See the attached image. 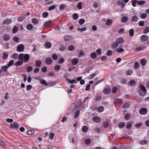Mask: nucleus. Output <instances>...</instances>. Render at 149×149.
Wrapping results in <instances>:
<instances>
[{
	"instance_id": "16",
	"label": "nucleus",
	"mask_w": 149,
	"mask_h": 149,
	"mask_svg": "<svg viewBox=\"0 0 149 149\" xmlns=\"http://www.w3.org/2000/svg\"><path fill=\"white\" fill-rule=\"evenodd\" d=\"M26 28L28 30L31 31L33 29V26L31 24H29L26 26Z\"/></svg>"
},
{
	"instance_id": "56",
	"label": "nucleus",
	"mask_w": 149,
	"mask_h": 149,
	"mask_svg": "<svg viewBox=\"0 0 149 149\" xmlns=\"http://www.w3.org/2000/svg\"><path fill=\"white\" fill-rule=\"evenodd\" d=\"M14 63V61L11 60L10 61L9 63L8 64V66L10 67Z\"/></svg>"
},
{
	"instance_id": "58",
	"label": "nucleus",
	"mask_w": 149,
	"mask_h": 149,
	"mask_svg": "<svg viewBox=\"0 0 149 149\" xmlns=\"http://www.w3.org/2000/svg\"><path fill=\"white\" fill-rule=\"evenodd\" d=\"M54 136V134L53 133H51L49 134V138L51 139H53Z\"/></svg>"
},
{
	"instance_id": "59",
	"label": "nucleus",
	"mask_w": 149,
	"mask_h": 149,
	"mask_svg": "<svg viewBox=\"0 0 149 149\" xmlns=\"http://www.w3.org/2000/svg\"><path fill=\"white\" fill-rule=\"evenodd\" d=\"M47 68L45 66H44L41 69V71L42 72H45L47 71Z\"/></svg>"
},
{
	"instance_id": "4",
	"label": "nucleus",
	"mask_w": 149,
	"mask_h": 149,
	"mask_svg": "<svg viewBox=\"0 0 149 149\" xmlns=\"http://www.w3.org/2000/svg\"><path fill=\"white\" fill-rule=\"evenodd\" d=\"M19 124L16 122H14L13 123H11L10 125V127L13 129H18L19 128Z\"/></svg>"
},
{
	"instance_id": "24",
	"label": "nucleus",
	"mask_w": 149,
	"mask_h": 149,
	"mask_svg": "<svg viewBox=\"0 0 149 149\" xmlns=\"http://www.w3.org/2000/svg\"><path fill=\"white\" fill-rule=\"evenodd\" d=\"M52 22V20H49V21L45 22V24L44 25V26L45 27H48L50 24Z\"/></svg>"
},
{
	"instance_id": "25",
	"label": "nucleus",
	"mask_w": 149,
	"mask_h": 149,
	"mask_svg": "<svg viewBox=\"0 0 149 149\" xmlns=\"http://www.w3.org/2000/svg\"><path fill=\"white\" fill-rule=\"evenodd\" d=\"M97 56V54L95 52H93L90 55L91 58L93 59L95 58Z\"/></svg>"
},
{
	"instance_id": "7",
	"label": "nucleus",
	"mask_w": 149,
	"mask_h": 149,
	"mask_svg": "<svg viewBox=\"0 0 149 149\" xmlns=\"http://www.w3.org/2000/svg\"><path fill=\"white\" fill-rule=\"evenodd\" d=\"M29 56L28 54H25L24 55L23 61L24 63H27L29 61Z\"/></svg>"
},
{
	"instance_id": "40",
	"label": "nucleus",
	"mask_w": 149,
	"mask_h": 149,
	"mask_svg": "<svg viewBox=\"0 0 149 149\" xmlns=\"http://www.w3.org/2000/svg\"><path fill=\"white\" fill-rule=\"evenodd\" d=\"M116 51L118 53H120L124 51L123 49L122 48L118 47L116 49Z\"/></svg>"
},
{
	"instance_id": "55",
	"label": "nucleus",
	"mask_w": 149,
	"mask_h": 149,
	"mask_svg": "<svg viewBox=\"0 0 149 149\" xmlns=\"http://www.w3.org/2000/svg\"><path fill=\"white\" fill-rule=\"evenodd\" d=\"M13 39L14 40V41H15L16 42H19V38L18 37H16V36H14L13 37Z\"/></svg>"
},
{
	"instance_id": "31",
	"label": "nucleus",
	"mask_w": 149,
	"mask_h": 149,
	"mask_svg": "<svg viewBox=\"0 0 149 149\" xmlns=\"http://www.w3.org/2000/svg\"><path fill=\"white\" fill-rule=\"evenodd\" d=\"M73 19L74 20H77L79 17V15L77 13H74L72 15Z\"/></svg>"
},
{
	"instance_id": "64",
	"label": "nucleus",
	"mask_w": 149,
	"mask_h": 149,
	"mask_svg": "<svg viewBox=\"0 0 149 149\" xmlns=\"http://www.w3.org/2000/svg\"><path fill=\"white\" fill-rule=\"evenodd\" d=\"M139 26H142L144 25L145 23L143 21H140L139 22Z\"/></svg>"
},
{
	"instance_id": "34",
	"label": "nucleus",
	"mask_w": 149,
	"mask_h": 149,
	"mask_svg": "<svg viewBox=\"0 0 149 149\" xmlns=\"http://www.w3.org/2000/svg\"><path fill=\"white\" fill-rule=\"evenodd\" d=\"M114 102L116 103H120L121 104L122 103V100L119 99H116L114 100Z\"/></svg>"
},
{
	"instance_id": "32",
	"label": "nucleus",
	"mask_w": 149,
	"mask_h": 149,
	"mask_svg": "<svg viewBox=\"0 0 149 149\" xmlns=\"http://www.w3.org/2000/svg\"><path fill=\"white\" fill-rule=\"evenodd\" d=\"M112 23V21L110 19H107L106 22V23L107 25L108 26H110Z\"/></svg>"
},
{
	"instance_id": "42",
	"label": "nucleus",
	"mask_w": 149,
	"mask_h": 149,
	"mask_svg": "<svg viewBox=\"0 0 149 149\" xmlns=\"http://www.w3.org/2000/svg\"><path fill=\"white\" fill-rule=\"evenodd\" d=\"M138 1L136 0H133L132 1V5L134 7H135L136 4H137Z\"/></svg>"
},
{
	"instance_id": "35",
	"label": "nucleus",
	"mask_w": 149,
	"mask_h": 149,
	"mask_svg": "<svg viewBox=\"0 0 149 149\" xmlns=\"http://www.w3.org/2000/svg\"><path fill=\"white\" fill-rule=\"evenodd\" d=\"M118 127L120 128H123L125 126V124L124 122L120 123L118 125Z\"/></svg>"
},
{
	"instance_id": "6",
	"label": "nucleus",
	"mask_w": 149,
	"mask_h": 149,
	"mask_svg": "<svg viewBox=\"0 0 149 149\" xmlns=\"http://www.w3.org/2000/svg\"><path fill=\"white\" fill-rule=\"evenodd\" d=\"M52 61H53L52 58L50 57H49L46 58L45 63L46 64L50 65L52 63Z\"/></svg>"
},
{
	"instance_id": "15",
	"label": "nucleus",
	"mask_w": 149,
	"mask_h": 149,
	"mask_svg": "<svg viewBox=\"0 0 149 149\" xmlns=\"http://www.w3.org/2000/svg\"><path fill=\"white\" fill-rule=\"evenodd\" d=\"M38 79L42 84L46 86H47V84L45 80L41 78L39 79Z\"/></svg>"
},
{
	"instance_id": "51",
	"label": "nucleus",
	"mask_w": 149,
	"mask_h": 149,
	"mask_svg": "<svg viewBox=\"0 0 149 149\" xmlns=\"http://www.w3.org/2000/svg\"><path fill=\"white\" fill-rule=\"evenodd\" d=\"M80 111L79 110H77L76 111L75 114L74 116V117L75 118H77L78 117V116L79 114Z\"/></svg>"
},
{
	"instance_id": "44",
	"label": "nucleus",
	"mask_w": 149,
	"mask_h": 149,
	"mask_svg": "<svg viewBox=\"0 0 149 149\" xmlns=\"http://www.w3.org/2000/svg\"><path fill=\"white\" fill-rule=\"evenodd\" d=\"M85 20L83 19H80L79 20V23L80 25H82L84 23Z\"/></svg>"
},
{
	"instance_id": "2",
	"label": "nucleus",
	"mask_w": 149,
	"mask_h": 149,
	"mask_svg": "<svg viewBox=\"0 0 149 149\" xmlns=\"http://www.w3.org/2000/svg\"><path fill=\"white\" fill-rule=\"evenodd\" d=\"M24 45L22 44H20L17 47V50L19 52H21L24 51Z\"/></svg>"
},
{
	"instance_id": "57",
	"label": "nucleus",
	"mask_w": 149,
	"mask_h": 149,
	"mask_svg": "<svg viewBox=\"0 0 149 149\" xmlns=\"http://www.w3.org/2000/svg\"><path fill=\"white\" fill-rule=\"evenodd\" d=\"M18 56V54H17L15 53L13 54L12 56V57L13 58L15 59H16Z\"/></svg>"
},
{
	"instance_id": "60",
	"label": "nucleus",
	"mask_w": 149,
	"mask_h": 149,
	"mask_svg": "<svg viewBox=\"0 0 149 149\" xmlns=\"http://www.w3.org/2000/svg\"><path fill=\"white\" fill-rule=\"evenodd\" d=\"M91 141L89 139H87L85 140V143L86 145H89L91 143Z\"/></svg>"
},
{
	"instance_id": "41",
	"label": "nucleus",
	"mask_w": 149,
	"mask_h": 149,
	"mask_svg": "<svg viewBox=\"0 0 149 149\" xmlns=\"http://www.w3.org/2000/svg\"><path fill=\"white\" fill-rule=\"evenodd\" d=\"M129 83L131 86H134L136 82L135 81L132 80L129 81Z\"/></svg>"
},
{
	"instance_id": "39",
	"label": "nucleus",
	"mask_w": 149,
	"mask_h": 149,
	"mask_svg": "<svg viewBox=\"0 0 149 149\" xmlns=\"http://www.w3.org/2000/svg\"><path fill=\"white\" fill-rule=\"evenodd\" d=\"M32 22L34 24H38V21L37 19L35 18H33L32 20Z\"/></svg>"
},
{
	"instance_id": "29",
	"label": "nucleus",
	"mask_w": 149,
	"mask_h": 149,
	"mask_svg": "<svg viewBox=\"0 0 149 149\" xmlns=\"http://www.w3.org/2000/svg\"><path fill=\"white\" fill-rule=\"evenodd\" d=\"M128 19V17L127 16L123 17L122 19V22L123 23L126 22Z\"/></svg>"
},
{
	"instance_id": "5",
	"label": "nucleus",
	"mask_w": 149,
	"mask_h": 149,
	"mask_svg": "<svg viewBox=\"0 0 149 149\" xmlns=\"http://www.w3.org/2000/svg\"><path fill=\"white\" fill-rule=\"evenodd\" d=\"M111 89L109 88H104L103 91V93L106 94H109L111 92Z\"/></svg>"
},
{
	"instance_id": "26",
	"label": "nucleus",
	"mask_w": 149,
	"mask_h": 149,
	"mask_svg": "<svg viewBox=\"0 0 149 149\" xmlns=\"http://www.w3.org/2000/svg\"><path fill=\"white\" fill-rule=\"evenodd\" d=\"M97 109L99 112H101L103 111L104 107L102 106H100L98 107Z\"/></svg>"
},
{
	"instance_id": "9",
	"label": "nucleus",
	"mask_w": 149,
	"mask_h": 149,
	"mask_svg": "<svg viewBox=\"0 0 149 149\" xmlns=\"http://www.w3.org/2000/svg\"><path fill=\"white\" fill-rule=\"evenodd\" d=\"M148 39V37L146 35H143L141 38V40L142 42L146 41Z\"/></svg>"
},
{
	"instance_id": "61",
	"label": "nucleus",
	"mask_w": 149,
	"mask_h": 149,
	"mask_svg": "<svg viewBox=\"0 0 149 149\" xmlns=\"http://www.w3.org/2000/svg\"><path fill=\"white\" fill-rule=\"evenodd\" d=\"M77 8L79 10L82 8V5L81 2H79L78 3Z\"/></svg>"
},
{
	"instance_id": "10",
	"label": "nucleus",
	"mask_w": 149,
	"mask_h": 149,
	"mask_svg": "<svg viewBox=\"0 0 149 149\" xmlns=\"http://www.w3.org/2000/svg\"><path fill=\"white\" fill-rule=\"evenodd\" d=\"M93 120L95 122L99 123L101 121V119L99 117L95 116L93 118Z\"/></svg>"
},
{
	"instance_id": "1",
	"label": "nucleus",
	"mask_w": 149,
	"mask_h": 149,
	"mask_svg": "<svg viewBox=\"0 0 149 149\" xmlns=\"http://www.w3.org/2000/svg\"><path fill=\"white\" fill-rule=\"evenodd\" d=\"M139 88L141 90L139 92V95L142 96H145L146 93V91L144 86L141 84H140L139 85Z\"/></svg>"
},
{
	"instance_id": "53",
	"label": "nucleus",
	"mask_w": 149,
	"mask_h": 149,
	"mask_svg": "<svg viewBox=\"0 0 149 149\" xmlns=\"http://www.w3.org/2000/svg\"><path fill=\"white\" fill-rule=\"evenodd\" d=\"M52 58L54 60H56L58 59V56L56 54H53L52 56Z\"/></svg>"
},
{
	"instance_id": "33",
	"label": "nucleus",
	"mask_w": 149,
	"mask_h": 149,
	"mask_svg": "<svg viewBox=\"0 0 149 149\" xmlns=\"http://www.w3.org/2000/svg\"><path fill=\"white\" fill-rule=\"evenodd\" d=\"M23 63V62L22 61L21 62L18 61L16 62L15 64V65L16 66L18 67V66L22 65Z\"/></svg>"
},
{
	"instance_id": "28",
	"label": "nucleus",
	"mask_w": 149,
	"mask_h": 149,
	"mask_svg": "<svg viewBox=\"0 0 149 149\" xmlns=\"http://www.w3.org/2000/svg\"><path fill=\"white\" fill-rule=\"evenodd\" d=\"M138 17L136 16H133L131 19V21L133 22H136L138 20Z\"/></svg>"
},
{
	"instance_id": "54",
	"label": "nucleus",
	"mask_w": 149,
	"mask_h": 149,
	"mask_svg": "<svg viewBox=\"0 0 149 149\" xmlns=\"http://www.w3.org/2000/svg\"><path fill=\"white\" fill-rule=\"evenodd\" d=\"M54 68L55 70L58 71L60 69V65H56L54 66Z\"/></svg>"
},
{
	"instance_id": "63",
	"label": "nucleus",
	"mask_w": 149,
	"mask_h": 149,
	"mask_svg": "<svg viewBox=\"0 0 149 149\" xmlns=\"http://www.w3.org/2000/svg\"><path fill=\"white\" fill-rule=\"evenodd\" d=\"M8 56V54L6 53H3V58L4 59L6 58Z\"/></svg>"
},
{
	"instance_id": "36",
	"label": "nucleus",
	"mask_w": 149,
	"mask_h": 149,
	"mask_svg": "<svg viewBox=\"0 0 149 149\" xmlns=\"http://www.w3.org/2000/svg\"><path fill=\"white\" fill-rule=\"evenodd\" d=\"M66 80L70 84H72L74 83L76 81L75 79L70 80L68 78H66Z\"/></svg>"
},
{
	"instance_id": "62",
	"label": "nucleus",
	"mask_w": 149,
	"mask_h": 149,
	"mask_svg": "<svg viewBox=\"0 0 149 149\" xmlns=\"http://www.w3.org/2000/svg\"><path fill=\"white\" fill-rule=\"evenodd\" d=\"M48 15V13L47 12H44L42 15V17L44 18L47 17Z\"/></svg>"
},
{
	"instance_id": "22",
	"label": "nucleus",
	"mask_w": 149,
	"mask_h": 149,
	"mask_svg": "<svg viewBox=\"0 0 149 149\" xmlns=\"http://www.w3.org/2000/svg\"><path fill=\"white\" fill-rule=\"evenodd\" d=\"M42 64L41 61L39 60H36V65L37 67H40Z\"/></svg>"
},
{
	"instance_id": "37",
	"label": "nucleus",
	"mask_w": 149,
	"mask_h": 149,
	"mask_svg": "<svg viewBox=\"0 0 149 149\" xmlns=\"http://www.w3.org/2000/svg\"><path fill=\"white\" fill-rule=\"evenodd\" d=\"M129 106V104L128 103H126L123 105L122 107L123 108L126 109L128 108Z\"/></svg>"
},
{
	"instance_id": "45",
	"label": "nucleus",
	"mask_w": 149,
	"mask_h": 149,
	"mask_svg": "<svg viewBox=\"0 0 149 149\" xmlns=\"http://www.w3.org/2000/svg\"><path fill=\"white\" fill-rule=\"evenodd\" d=\"M130 114L128 113L126 114L125 116V118L126 120H128L130 119Z\"/></svg>"
},
{
	"instance_id": "43",
	"label": "nucleus",
	"mask_w": 149,
	"mask_h": 149,
	"mask_svg": "<svg viewBox=\"0 0 149 149\" xmlns=\"http://www.w3.org/2000/svg\"><path fill=\"white\" fill-rule=\"evenodd\" d=\"M17 29L18 28L16 26H14L13 29V33H16L17 31Z\"/></svg>"
},
{
	"instance_id": "14",
	"label": "nucleus",
	"mask_w": 149,
	"mask_h": 149,
	"mask_svg": "<svg viewBox=\"0 0 149 149\" xmlns=\"http://www.w3.org/2000/svg\"><path fill=\"white\" fill-rule=\"evenodd\" d=\"M78 62V60L77 58H73L71 61V63L73 65H77Z\"/></svg>"
},
{
	"instance_id": "30",
	"label": "nucleus",
	"mask_w": 149,
	"mask_h": 149,
	"mask_svg": "<svg viewBox=\"0 0 149 149\" xmlns=\"http://www.w3.org/2000/svg\"><path fill=\"white\" fill-rule=\"evenodd\" d=\"M77 30L79 31L82 32L83 31H86V27L82 28H78L77 29Z\"/></svg>"
},
{
	"instance_id": "23",
	"label": "nucleus",
	"mask_w": 149,
	"mask_h": 149,
	"mask_svg": "<svg viewBox=\"0 0 149 149\" xmlns=\"http://www.w3.org/2000/svg\"><path fill=\"white\" fill-rule=\"evenodd\" d=\"M139 64L137 62H135L134 65V69L135 70L138 69L139 68Z\"/></svg>"
},
{
	"instance_id": "46",
	"label": "nucleus",
	"mask_w": 149,
	"mask_h": 149,
	"mask_svg": "<svg viewBox=\"0 0 149 149\" xmlns=\"http://www.w3.org/2000/svg\"><path fill=\"white\" fill-rule=\"evenodd\" d=\"M33 70L31 66H29L27 67V70L28 72H30Z\"/></svg>"
},
{
	"instance_id": "12",
	"label": "nucleus",
	"mask_w": 149,
	"mask_h": 149,
	"mask_svg": "<svg viewBox=\"0 0 149 149\" xmlns=\"http://www.w3.org/2000/svg\"><path fill=\"white\" fill-rule=\"evenodd\" d=\"M45 46L46 48L49 49L51 47L52 44L49 42H46L45 43Z\"/></svg>"
},
{
	"instance_id": "13",
	"label": "nucleus",
	"mask_w": 149,
	"mask_h": 149,
	"mask_svg": "<svg viewBox=\"0 0 149 149\" xmlns=\"http://www.w3.org/2000/svg\"><path fill=\"white\" fill-rule=\"evenodd\" d=\"M10 39V37L9 35L6 34L5 35L3 38V40L5 41H8Z\"/></svg>"
},
{
	"instance_id": "27",
	"label": "nucleus",
	"mask_w": 149,
	"mask_h": 149,
	"mask_svg": "<svg viewBox=\"0 0 149 149\" xmlns=\"http://www.w3.org/2000/svg\"><path fill=\"white\" fill-rule=\"evenodd\" d=\"M132 123L131 122H128L127 123L126 125V127L128 130H130L131 129Z\"/></svg>"
},
{
	"instance_id": "11",
	"label": "nucleus",
	"mask_w": 149,
	"mask_h": 149,
	"mask_svg": "<svg viewBox=\"0 0 149 149\" xmlns=\"http://www.w3.org/2000/svg\"><path fill=\"white\" fill-rule=\"evenodd\" d=\"M63 38L65 41H70L72 40V37L70 35L65 36Z\"/></svg>"
},
{
	"instance_id": "8",
	"label": "nucleus",
	"mask_w": 149,
	"mask_h": 149,
	"mask_svg": "<svg viewBox=\"0 0 149 149\" xmlns=\"http://www.w3.org/2000/svg\"><path fill=\"white\" fill-rule=\"evenodd\" d=\"M116 41L118 45L120 44L123 43L124 42V40L122 38L120 37L116 39Z\"/></svg>"
},
{
	"instance_id": "3",
	"label": "nucleus",
	"mask_w": 149,
	"mask_h": 149,
	"mask_svg": "<svg viewBox=\"0 0 149 149\" xmlns=\"http://www.w3.org/2000/svg\"><path fill=\"white\" fill-rule=\"evenodd\" d=\"M148 112L147 109L144 107L140 108L139 110V112L141 114L144 115L146 114Z\"/></svg>"
},
{
	"instance_id": "38",
	"label": "nucleus",
	"mask_w": 149,
	"mask_h": 149,
	"mask_svg": "<svg viewBox=\"0 0 149 149\" xmlns=\"http://www.w3.org/2000/svg\"><path fill=\"white\" fill-rule=\"evenodd\" d=\"M74 49V47L73 45H71L68 47V50L70 51H73Z\"/></svg>"
},
{
	"instance_id": "48",
	"label": "nucleus",
	"mask_w": 149,
	"mask_h": 149,
	"mask_svg": "<svg viewBox=\"0 0 149 149\" xmlns=\"http://www.w3.org/2000/svg\"><path fill=\"white\" fill-rule=\"evenodd\" d=\"M146 3V2L144 1H138L137 4L140 5H142Z\"/></svg>"
},
{
	"instance_id": "21",
	"label": "nucleus",
	"mask_w": 149,
	"mask_h": 149,
	"mask_svg": "<svg viewBox=\"0 0 149 149\" xmlns=\"http://www.w3.org/2000/svg\"><path fill=\"white\" fill-rule=\"evenodd\" d=\"M146 62L147 60L144 58L142 59L140 61V63L143 66L145 65L146 63Z\"/></svg>"
},
{
	"instance_id": "20",
	"label": "nucleus",
	"mask_w": 149,
	"mask_h": 149,
	"mask_svg": "<svg viewBox=\"0 0 149 149\" xmlns=\"http://www.w3.org/2000/svg\"><path fill=\"white\" fill-rule=\"evenodd\" d=\"M82 130L83 132L86 133L88 130V127L86 126H84L82 127Z\"/></svg>"
},
{
	"instance_id": "17",
	"label": "nucleus",
	"mask_w": 149,
	"mask_h": 149,
	"mask_svg": "<svg viewBox=\"0 0 149 149\" xmlns=\"http://www.w3.org/2000/svg\"><path fill=\"white\" fill-rule=\"evenodd\" d=\"M12 22V20L10 19H7L5 20L3 22V23L4 24L8 25L11 23Z\"/></svg>"
},
{
	"instance_id": "50",
	"label": "nucleus",
	"mask_w": 149,
	"mask_h": 149,
	"mask_svg": "<svg viewBox=\"0 0 149 149\" xmlns=\"http://www.w3.org/2000/svg\"><path fill=\"white\" fill-rule=\"evenodd\" d=\"M24 54H22L21 53L19 54V57H18V59H20V60L22 61L23 58V57H24Z\"/></svg>"
},
{
	"instance_id": "18",
	"label": "nucleus",
	"mask_w": 149,
	"mask_h": 149,
	"mask_svg": "<svg viewBox=\"0 0 149 149\" xmlns=\"http://www.w3.org/2000/svg\"><path fill=\"white\" fill-rule=\"evenodd\" d=\"M8 69V66L6 65H5L2 67L1 70L2 72H6L7 71Z\"/></svg>"
},
{
	"instance_id": "49",
	"label": "nucleus",
	"mask_w": 149,
	"mask_h": 149,
	"mask_svg": "<svg viewBox=\"0 0 149 149\" xmlns=\"http://www.w3.org/2000/svg\"><path fill=\"white\" fill-rule=\"evenodd\" d=\"M134 31L133 29H131L129 31V34L132 37L134 35Z\"/></svg>"
},
{
	"instance_id": "52",
	"label": "nucleus",
	"mask_w": 149,
	"mask_h": 149,
	"mask_svg": "<svg viewBox=\"0 0 149 149\" xmlns=\"http://www.w3.org/2000/svg\"><path fill=\"white\" fill-rule=\"evenodd\" d=\"M147 141L146 140H142L139 142V143L141 145L147 144Z\"/></svg>"
},
{
	"instance_id": "47",
	"label": "nucleus",
	"mask_w": 149,
	"mask_h": 149,
	"mask_svg": "<svg viewBox=\"0 0 149 149\" xmlns=\"http://www.w3.org/2000/svg\"><path fill=\"white\" fill-rule=\"evenodd\" d=\"M147 14L146 13H143L141 15L140 17L142 19H144L147 17Z\"/></svg>"
},
{
	"instance_id": "19",
	"label": "nucleus",
	"mask_w": 149,
	"mask_h": 149,
	"mask_svg": "<svg viewBox=\"0 0 149 149\" xmlns=\"http://www.w3.org/2000/svg\"><path fill=\"white\" fill-rule=\"evenodd\" d=\"M118 45L116 42V41L115 42H112L111 43V47L113 49L116 48L118 46Z\"/></svg>"
}]
</instances>
